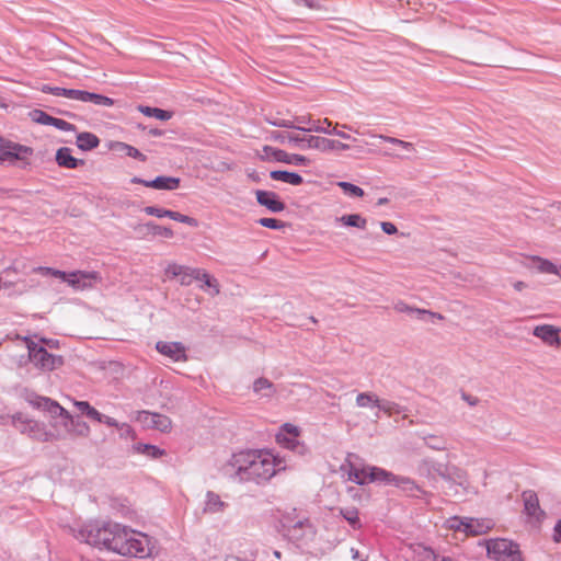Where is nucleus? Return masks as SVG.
Returning <instances> with one entry per match:
<instances>
[{"label": "nucleus", "mask_w": 561, "mask_h": 561, "mask_svg": "<svg viewBox=\"0 0 561 561\" xmlns=\"http://www.w3.org/2000/svg\"><path fill=\"white\" fill-rule=\"evenodd\" d=\"M380 400L375 393L360 392L356 397L358 408H377L379 410Z\"/></svg>", "instance_id": "2f4dec72"}, {"label": "nucleus", "mask_w": 561, "mask_h": 561, "mask_svg": "<svg viewBox=\"0 0 561 561\" xmlns=\"http://www.w3.org/2000/svg\"><path fill=\"white\" fill-rule=\"evenodd\" d=\"M123 527L118 523H89L80 530V537L89 545L116 552Z\"/></svg>", "instance_id": "20e7f679"}, {"label": "nucleus", "mask_w": 561, "mask_h": 561, "mask_svg": "<svg viewBox=\"0 0 561 561\" xmlns=\"http://www.w3.org/2000/svg\"><path fill=\"white\" fill-rule=\"evenodd\" d=\"M412 551H413V559L415 561H436L437 560V554L435 553V551L432 548L426 547L422 543L413 545Z\"/></svg>", "instance_id": "cd10ccee"}, {"label": "nucleus", "mask_w": 561, "mask_h": 561, "mask_svg": "<svg viewBox=\"0 0 561 561\" xmlns=\"http://www.w3.org/2000/svg\"><path fill=\"white\" fill-rule=\"evenodd\" d=\"M33 152L32 148L21 145H14L10 147L8 150L2 152L0 159H16L24 160Z\"/></svg>", "instance_id": "a878e982"}, {"label": "nucleus", "mask_w": 561, "mask_h": 561, "mask_svg": "<svg viewBox=\"0 0 561 561\" xmlns=\"http://www.w3.org/2000/svg\"><path fill=\"white\" fill-rule=\"evenodd\" d=\"M56 161L60 167L67 169H76L78 165L84 163L83 160L72 157L71 150L67 147H62L57 150Z\"/></svg>", "instance_id": "4be33fe9"}, {"label": "nucleus", "mask_w": 561, "mask_h": 561, "mask_svg": "<svg viewBox=\"0 0 561 561\" xmlns=\"http://www.w3.org/2000/svg\"><path fill=\"white\" fill-rule=\"evenodd\" d=\"M137 453L142 454L149 458L157 459L164 455V450L154 445L137 444L135 446Z\"/></svg>", "instance_id": "4c0bfd02"}, {"label": "nucleus", "mask_w": 561, "mask_h": 561, "mask_svg": "<svg viewBox=\"0 0 561 561\" xmlns=\"http://www.w3.org/2000/svg\"><path fill=\"white\" fill-rule=\"evenodd\" d=\"M9 356L19 368L31 364L41 371H51L64 363L61 356L48 353L42 342H35L26 336H18L14 340L9 346Z\"/></svg>", "instance_id": "f03ea898"}, {"label": "nucleus", "mask_w": 561, "mask_h": 561, "mask_svg": "<svg viewBox=\"0 0 561 561\" xmlns=\"http://www.w3.org/2000/svg\"><path fill=\"white\" fill-rule=\"evenodd\" d=\"M121 146L124 149L126 156L137 159L139 161H146V156L142 152H140L137 148L127 144H121Z\"/></svg>", "instance_id": "864d4df0"}, {"label": "nucleus", "mask_w": 561, "mask_h": 561, "mask_svg": "<svg viewBox=\"0 0 561 561\" xmlns=\"http://www.w3.org/2000/svg\"><path fill=\"white\" fill-rule=\"evenodd\" d=\"M537 268L546 274H559L560 267H558L554 263L545 259H537Z\"/></svg>", "instance_id": "c03bdc74"}, {"label": "nucleus", "mask_w": 561, "mask_h": 561, "mask_svg": "<svg viewBox=\"0 0 561 561\" xmlns=\"http://www.w3.org/2000/svg\"><path fill=\"white\" fill-rule=\"evenodd\" d=\"M270 176L274 181H282L284 183H288V184L295 185V186L300 185L304 182V179L300 174H298L296 172H289V171H282V170L272 171L270 173Z\"/></svg>", "instance_id": "393cba45"}, {"label": "nucleus", "mask_w": 561, "mask_h": 561, "mask_svg": "<svg viewBox=\"0 0 561 561\" xmlns=\"http://www.w3.org/2000/svg\"><path fill=\"white\" fill-rule=\"evenodd\" d=\"M56 88H57V87H51V85L45 84V85H43L42 91H43L44 93H48V94H53V95H55V92H54V91L56 90Z\"/></svg>", "instance_id": "338daca9"}, {"label": "nucleus", "mask_w": 561, "mask_h": 561, "mask_svg": "<svg viewBox=\"0 0 561 561\" xmlns=\"http://www.w3.org/2000/svg\"><path fill=\"white\" fill-rule=\"evenodd\" d=\"M13 426L22 434L37 442H50L60 435L48 431L44 423L24 417L22 414L13 416Z\"/></svg>", "instance_id": "0eeeda50"}, {"label": "nucleus", "mask_w": 561, "mask_h": 561, "mask_svg": "<svg viewBox=\"0 0 561 561\" xmlns=\"http://www.w3.org/2000/svg\"><path fill=\"white\" fill-rule=\"evenodd\" d=\"M560 329L551 324L537 325L533 330L534 336L540 339L549 346L559 347L561 345Z\"/></svg>", "instance_id": "f3484780"}, {"label": "nucleus", "mask_w": 561, "mask_h": 561, "mask_svg": "<svg viewBox=\"0 0 561 561\" xmlns=\"http://www.w3.org/2000/svg\"><path fill=\"white\" fill-rule=\"evenodd\" d=\"M410 314L419 320H425L426 317H428L431 319H438V320L443 319V316L440 313L432 312L430 310L420 309V308H413L412 313H410Z\"/></svg>", "instance_id": "09e8293b"}, {"label": "nucleus", "mask_w": 561, "mask_h": 561, "mask_svg": "<svg viewBox=\"0 0 561 561\" xmlns=\"http://www.w3.org/2000/svg\"><path fill=\"white\" fill-rule=\"evenodd\" d=\"M56 96H64L70 100L80 101L82 90H76V89H66L57 87L54 91Z\"/></svg>", "instance_id": "a18cd8bd"}, {"label": "nucleus", "mask_w": 561, "mask_h": 561, "mask_svg": "<svg viewBox=\"0 0 561 561\" xmlns=\"http://www.w3.org/2000/svg\"><path fill=\"white\" fill-rule=\"evenodd\" d=\"M341 514L350 523V525L353 528H358L360 526L357 508H355V507L342 508Z\"/></svg>", "instance_id": "a19ab883"}, {"label": "nucleus", "mask_w": 561, "mask_h": 561, "mask_svg": "<svg viewBox=\"0 0 561 561\" xmlns=\"http://www.w3.org/2000/svg\"><path fill=\"white\" fill-rule=\"evenodd\" d=\"M138 111L148 117H154L160 121H169L172 117L171 112L158 107L139 105Z\"/></svg>", "instance_id": "473e14b6"}, {"label": "nucleus", "mask_w": 561, "mask_h": 561, "mask_svg": "<svg viewBox=\"0 0 561 561\" xmlns=\"http://www.w3.org/2000/svg\"><path fill=\"white\" fill-rule=\"evenodd\" d=\"M289 468L285 457L272 449H245L232 454L220 472L233 483L265 485Z\"/></svg>", "instance_id": "f257e3e1"}, {"label": "nucleus", "mask_w": 561, "mask_h": 561, "mask_svg": "<svg viewBox=\"0 0 561 561\" xmlns=\"http://www.w3.org/2000/svg\"><path fill=\"white\" fill-rule=\"evenodd\" d=\"M486 552L496 561H524L519 546L508 539L496 538L486 542Z\"/></svg>", "instance_id": "6e6552de"}, {"label": "nucleus", "mask_w": 561, "mask_h": 561, "mask_svg": "<svg viewBox=\"0 0 561 561\" xmlns=\"http://www.w3.org/2000/svg\"><path fill=\"white\" fill-rule=\"evenodd\" d=\"M369 473L370 483L376 482L386 485H392V483H394L396 474L380 467L371 466L369 469Z\"/></svg>", "instance_id": "b1692460"}, {"label": "nucleus", "mask_w": 561, "mask_h": 561, "mask_svg": "<svg viewBox=\"0 0 561 561\" xmlns=\"http://www.w3.org/2000/svg\"><path fill=\"white\" fill-rule=\"evenodd\" d=\"M320 146L321 152H330L334 150H347L350 149V146L347 144L341 142L339 140L325 138L324 140H318Z\"/></svg>", "instance_id": "e433bc0d"}, {"label": "nucleus", "mask_w": 561, "mask_h": 561, "mask_svg": "<svg viewBox=\"0 0 561 561\" xmlns=\"http://www.w3.org/2000/svg\"><path fill=\"white\" fill-rule=\"evenodd\" d=\"M75 407L91 420L99 415V411L90 405L88 401H75Z\"/></svg>", "instance_id": "49530a36"}, {"label": "nucleus", "mask_w": 561, "mask_h": 561, "mask_svg": "<svg viewBox=\"0 0 561 561\" xmlns=\"http://www.w3.org/2000/svg\"><path fill=\"white\" fill-rule=\"evenodd\" d=\"M116 553L135 558H147L151 554L150 538L142 533L123 527L118 545L116 543Z\"/></svg>", "instance_id": "39448f33"}, {"label": "nucleus", "mask_w": 561, "mask_h": 561, "mask_svg": "<svg viewBox=\"0 0 561 561\" xmlns=\"http://www.w3.org/2000/svg\"><path fill=\"white\" fill-rule=\"evenodd\" d=\"M255 195L257 203L273 213H280L285 209V204L274 192L257 190Z\"/></svg>", "instance_id": "a211bd4d"}, {"label": "nucleus", "mask_w": 561, "mask_h": 561, "mask_svg": "<svg viewBox=\"0 0 561 561\" xmlns=\"http://www.w3.org/2000/svg\"><path fill=\"white\" fill-rule=\"evenodd\" d=\"M117 431L121 437L127 438L134 436V430L127 423H119Z\"/></svg>", "instance_id": "052dcab7"}, {"label": "nucleus", "mask_w": 561, "mask_h": 561, "mask_svg": "<svg viewBox=\"0 0 561 561\" xmlns=\"http://www.w3.org/2000/svg\"><path fill=\"white\" fill-rule=\"evenodd\" d=\"M370 465L363 463L358 456L350 454L341 468L343 471L347 472L350 481L358 485H364L370 483Z\"/></svg>", "instance_id": "9d476101"}, {"label": "nucleus", "mask_w": 561, "mask_h": 561, "mask_svg": "<svg viewBox=\"0 0 561 561\" xmlns=\"http://www.w3.org/2000/svg\"><path fill=\"white\" fill-rule=\"evenodd\" d=\"M271 137L273 140L280 144H291L295 147L307 150V149H316L320 151V146L318 140H324V137L321 136H300L293 133H282V131H272Z\"/></svg>", "instance_id": "f8f14e48"}, {"label": "nucleus", "mask_w": 561, "mask_h": 561, "mask_svg": "<svg viewBox=\"0 0 561 561\" xmlns=\"http://www.w3.org/2000/svg\"><path fill=\"white\" fill-rule=\"evenodd\" d=\"M317 124L324 129V131H318L319 134L331 135L333 129V123L329 118H317Z\"/></svg>", "instance_id": "bf43d9fd"}, {"label": "nucleus", "mask_w": 561, "mask_h": 561, "mask_svg": "<svg viewBox=\"0 0 561 561\" xmlns=\"http://www.w3.org/2000/svg\"><path fill=\"white\" fill-rule=\"evenodd\" d=\"M335 126H339V124H336ZM331 135H335V136H339L343 139H351V135L342 131V130H337L336 127H333L332 129V134Z\"/></svg>", "instance_id": "69168bd1"}, {"label": "nucleus", "mask_w": 561, "mask_h": 561, "mask_svg": "<svg viewBox=\"0 0 561 561\" xmlns=\"http://www.w3.org/2000/svg\"><path fill=\"white\" fill-rule=\"evenodd\" d=\"M180 185V179L174 176H157L146 183V187H151L160 191H173Z\"/></svg>", "instance_id": "412c9836"}, {"label": "nucleus", "mask_w": 561, "mask_h": 561, "mask_svg": "<svg viewBox=\"0 0 561 561\" xmlns=\"http://www.w3.org/2000/svg\"><path fill=\"white\" fill-rule=\"evenodd\" d=\"M130 182L134 183V184H141L144 186H146V183H149V181L142 180V179L138 178V176L131 178Z\"/></svg>", "instance_id": "774afa93"}, {"label": "nucleus", "mask_w": 561, "mask_h": 561, "mask_svg": "<svg viewBox=\"0 0 561 561\" xmlns=\"http://www.w3.org/2000/svg\"><path fill=\"white\" fill-rule=\"evenodd\" d=\"M184 265H180L176 263H170L165 268V274L172 277H179L184 271Z\"/></svg>", "instance_id": "6e6d98bb"}, {"label": "nucleus", "mask_w": 561, "mask_h": 561, "mask_svg": "<svg viewBox=\"0 0 561 561\" xmlns=\"http://www.w3.org/2000/svg\"><path fill=\"white\" fill-rule=\"evenodd\" d=\"M446 527L456 531H462L466 535H481L493 527L490 519L460 518L457 516L446 520Z\"/></svg>", "instance_id": "1a4fd4ad"}, {"label": "nucleus", "mask_w": 561, "mask_h": 561, "mask_svg": "<svg viewBox=\"0 0 561 561\" xmlns=\"http://www.w3.org/2000/svg\"><path fill=\"white\" fill-rule=\"evenodd\" d=\"M199 275H203L202 268L185 266L183 273L180 276V284L182 286H190L193 280L199 279Z\"/></svg>", "instance_id": "c9c22d12"}, {"label": "nucleus", "mask_w": 561, "mask_h": 561, "mask_svg": "<svg viewBox=\"0 0 561 561\" xmlns=\"http://www.w3.org/2000/svg\"><path fill=\"white\" fill-rule=\"evenodd\" d=\"M80 102L93 103L95 105L106 106V107L114 105L113 99L102 95V94L88 92V91H82Z\"/></svg>", "instance_id": "bb28decb"}, {"label": "nucleus", "mask_w": 561, "mask_h": 561, "mask_svg": "<svg viewBox=\"0 0 561 561\" xmlns=\"http://www.w3.org/2000/svg\"><path fill=\"white\" fill-rule=\"evenodd\" d=\"M424 444L434 450H445L447 449V442L442 436L436 435H427L423 437Z\"/></svg>", "instance_id": "58836bf2"}, {"label": "nucleus", "mask_w": 561, "mask_h": 561, "mask_svg": "<svg viewBox=\"0 0 561 561\" xmlns=\"http://www.w3.org/2000/svg\"><path fill=\"white\" fill-rule=\"evenodd\" d=\"M168 218H171L175 221L187 224L190 226H196V220L190 216L182 215L178 211L169 210Z\"/></svg>", "instance_id": "603ef678"}, {"label": "nucleus", "mask_w": 561, "mask_h": 561, "mask_svg": "<svg viewBox=\"0 0 561 561\" xmlns=\"http://www.w3.org/2000/svg\"><path fill=\"white\" fill-rule=\"evenodd\" d=\"M139 421L144 425L158 430L162 433L169 432L172 426V422L169 416L149 411L140 412Z\"/></svg>", "instance_id": "dca6fc26"}, {"label": "nucleus", "mask_w": 561, "mask_h": 561, "mask_svg": "<svg viewBox=\"0 0 561 561\" xmlns=\"http://www.w3.org/2000/svg\"><path fill=\"white\" fill-rule=\"evenodd\" d=\"M336 220L347 227H355L358 229H365L367 224L366 218L362 217L359 214L344 215Z\"/></svg>", "instance_id": "72a5a7b5"}, {"label": "nucleus", "mask_w": 561, "mask_h": 561, "mask_svg": "<svg viewBox=\"0 0 561 561\" xmlns=\"http://www.w3.org/2000/svg\"><path fill=\"white\" fill-rule=\"evenodd\" d=\"M266 122L270 125L276 126V127L294 128V118L293 119H287V118H280V117H277V116H268V117H266Z\"/></svg>", "instance_id": "8fccbe9b"}, {"label": "nucleus", "mask_w": 561, "mask_h": 561, "mask_svg": "<svg viewBox=\"0 0 561 561\" xmlns=\"http://www.w3.org/2000/svg\"><path fill=\"white\" fill-rule=\"evenodd\" d=\"M524 501V511L526 515L536 523H541L546 513L541 510L539 505V500L537 493L531 490L524 491L522 494Z\"/></svg>", "instance_id": "4468645a"}, {"label": "nucleus", "mask_w": 561, "mask_h": 561, "mask_svg": "<svg viewBox=\"0 0 561 561\" xmlns=\"http://www.w3.org/2000/svg\"><path fill=\"white\" fill-rule=\"evenodd\" d=\"M35 271L42 275H50L60 278L77 290L91 288L93 284L100 279L98 272L75 271L71 273H66L45 266H39L35 268Z\"/></svg>", "instance_id": "423d86ee"}, {"label": "nucleus", "mask_w": 561, "mask_h": 561, "mask_svg": "<svg viewBox=\"0 0 561 561\" xmlns=\"http://www.w3.org/2000/svg\"><path fill=\"white\" fill-rule=\"evenodd\" d=\"M414 307H410L404 301H398L394 304V310L398 312L412 313Z\"/></svg>", "instance_id": "e2e57ef3"}, {"label": "nucleus", "mask_w": 561, "mask_h": 561, "mask_svg": "<svg viewBox=\"0 0 561 561\" xmlns=\"http://www.w3.org/2000/svg\"><path fill=\"white\" fill-rule=\"evenodd\" d=\"M371 136L373 137H377V138L383 140L386 142L399 146V147H401L402 149H404L407 151L414 150V146H413L412 142L404 141V140H401L399 138H394V137H390V136H386V135H375V134H371Z\"/></svg>", "instance_id": "ea45409f"}, {"label": "nucleus", "mask_w": 561, "mask_h": 561, "mask_svg": "<svg viewBox=\"0 0 561 561\" xmlns=\"http://www.w3.org/2000/svg\"><path fill=\"white\" fill-rule=\"evenodd\" d=\"M379 411L383 412L388 416H394L402 414L404 412V408L398 404L397 402L390 400H380Z\"/></svg>", "instance_id": "f704fd0d"}, {"label": "nucleus", "mask_w": 561, "mask_h": 561, "mask_svg": "<svg viewBox=\"0 0 561 561\" xmlns=\"http://www.w3.org/2000/svg\"><path fill=\"white\" fill-rule=\"evenodd\" d=\"M553 531V540L561 543V520L557 522Z\"/></svg>", "instance_id": "0e129e2a"}, {"label": "nucleus", "mask_w": 561, "mask_h": 561, "mask_svg": "<svg viewBox=\"0 0 561 561\" xmlns=\"http://www.w3.org/2000/svg\"><path fill=\"white\" fill-rule=\"evenodd\" d=\"M337 186L341 187L346 195L352 197H363L365 194L363 188L350 182H339Z\"/></svg>", "instance_id": "79ce46f5"}, {"label": "nucleus", "mask_w": 561, "mask_h": 561, "mask_svg": "<svg viewBox=\"0 0 561 561\" xmlns=\"http://www.w3.org/2000/svg\"><path fill=\"white\" fill-rule=\"evenodd\" d=\"M93 421H96L99 423H104L107 426L115 427V428H117L119 425V422H117L115 419L107 416L105 414H102L100 412H99V415L95 416Z\"/></svg>", "instance_id": "13d9d810"}, {"label": "nucleus", "mask_w": 561, "mask_h": 561, "mask_svg": "<svg viewBox=\"0 0 561 561\" xmlns=\"http://www.w3.org/2000/svg\"><path fill=\"white\" fill-rule=\"evenodd\" d=\"M28 402L33 407L46 411L53 419H60V423L67 434L81 437H87L90 434L89 425L84 421L73 417L58 402L39 396L30 397Z\"/></svg>", "instance_id": "7ed1b4c3"}, {"label": "nucleus", "mask_w": 561, "mask_h": 561, "mask_svg": "<svg viewBox=\"0 0 561 561\" xmlns=\"http://www.w3.org/2000/svg\"><path fill=\"white\" fill-rule=\"evenodd\" d=\"M229 504L221 500V496L214 492L207 491L204 500L203 511L206 514H220L226 511Z\"/></svg>", "instance_id": "6ab92c4d"}, {"label": "nucleus", "mask_w": 561, "mask_h": 561, "mask_svg": "<svg viewBox=\"0 0 561 561\" xmlns=\"http://www.w3.org/2000/svg\"><path fill=\"white\" fill-rule=\"evenodd\" d=\"M257 222L262 226V227H265V228H270V229H282L285 227V224L276 218H267V217H264V218H260L257 220Z\"/></svg>", "instance_id": "3c124183"}, {"label": "nucleus", "mask_w": 561, "mask_h": 561, "mask_svg": "<svg viewBox=\"0 0 561 561\" xmlns=\"http://www.w3.org/2000/svg\"><path fill=\"white\" fill-rule=\"evenodd\" d=\"M262 160L277 161L294 165H308L310 160L301 154L288 153L282 149H277L271 146H264L261 153Z\"/></svg>", "instance_id": "ddd939ff"}, {"label": "nucleus", "mask_w": 561, "mask_h": 561, "mask_svg": "<svg viewBox=\"0 0 561 561\" xmlns=\"http://www.w3.org/2000/svg\"><path fill=\"white\" fill-rule=\"evenodd\" d=\"M380 227H381L382 231L387 234H394L398 231L397 227L392 222H389V221L380 222Z\"/></svg>", "instance_id": "680f3d73"}, {"label": "nucleus", "mask_w": 561, "mask_h": 561, "mask_svg": "<svg viewBox=\"0 0 561 561\" xmlns=\"http://www.w3.org/2000/svg\"><path fill=\"white\" fill-rule=\"evenodd\" d=\"M51 126H55L56 128L64 130V131H73L76 130L75 125L68 123L67 121H64L61 118L55 117Z\"/></svg>", "instance_id": "4d7b16f0"}, {"label": "nucleus", "mask_w": 561, "mask_h": 561, "mask_svg": "<svg viewBox=\"0 0 561 561\" xmlns=\"http://www.w3.org/2000/svg\"><path fill=\"white\" fill-rule=\"evenodd\" d=\"M253 391L261 398H272L276 393V387L267 378L261 377L253 382Z\"/></svg>", "instance_id": "5701e85b"}, {"label": "nucleus", "mask_w": 561, "mask_h": 561, "mask_svg": "<svg viewBox=\"0 0 561 561\" xmlns=\"http://www.w3.org/2000/svg\"><path fill=\"white\" fill-rule=\"evenodd\" d=\"M156 350L172 362L187 360L186 348L181 342L159 341L156 344Z\"/></svg>", "instance_id": "2eb2a0df"}, {"label": "nucleus", "mask_w": 561, "mask_h": 561, "mask_svg": "<svg viewBox=\"0 0 561 561\" xmlns=\"http://www.w3.org/2000/svg\"><path fill=\"white\" fill-rule=\"evenodd\" d=\"M77 146L83 151L92 150L100 144L99 138L92 133H80L77 135Z\"/></svg>", "instance_id": "c85d7f7f"}, {"label": "nucleus", "mask_w": 561, "mask_h": 561, "mask_svg": "<svg viewBox=\"0 0 561 561\" xmlns=\"http://www.w3.org/2000/svg\"><path fill=\"white\" fill-rule=\"evenodd\" d=\"M144 211L149 216H154L158 218L168 217L169 209L160 208L157 206H146Z\"/></svg>", "instance_id": "5fc2aeb1"}, {"label": "nucleus", "mask_w": 561, "mask_h": 561, "mask_svg": "<svg viewBox=\"0 0 561 561\" xmlns=\"http://www.w3.org/2000/svg\"><path fill=\"white\" fill-rule=\"evenodd\" d=\"M32 119L42 125H50L53 124L55 117L48 115L46 112L41 110H35L32 112Z\"/></svg>", "instance_id": "de8ad7c7"}, {"label": "nucleus", "mask_w": 561, "mask_h": 561, "mask_svg": "<svg viewBox=\"0 0 561 561\" xmlns=\"http://www.w3.org/2000/svg\"><path fill=\"white\" fill-rule=\"evenodd\" d=\"M294 129L305 133L324 131V129L317 124V118H313L311 115L295 116Z\"/></svg>", "instance_id": "aec40b11"}, {"label": "nucleus", "mask_w": 561, "mask_h": 561, "mask_svg": "<svg viewBox=\"0 0 561 561\" xmlns=\"http://www.w3.org/2000/svg\"><path fill=\"white\" fill-rule=\"evenodd\" d=\"M299 428L293 424L286 423L276 435V440L284 448L294 451L297 455L305 456L308 453L307 446L298 439Z\"/></svg>", "instance_id": "9b49d317"}, {"label": "nucleus", "mask_w": 561, "mask_h": 561, "mask_svg": "<svg viewBox=\"0 0 561 561\" xmlns=\"http://www.w3.org/2000/svg\"><path fill=\"white\" fill-rule=\"evenodd\" d=\"M146 227L149 229V231L154 236H161L164 238H172L173 231L168 227L159 226L152 221L146 224Z\"/></svg>", "instance_id": "37998d69"}, {"label": "nucleus", "mask_w": 561, "mask_h": 561, "mask_svg": "<svg viewBox=\"0 0 561 561\" xmlns=\"http://www.w3.org/2000/svg\"><path fill=\"white\" fill-rule=\"evenodd\" d=\"M392 485L400 488L402 491L413 496L416 495V492H421L419 485L408 477L396 476L394 483H392Z\"/></svg>", "instance_id": "c756f323"}, {"label": "nucleus", "mask_w": 561, "mask_h": 561, "mask_svg": "<svg viewBox=\"0 0 561 561\" xmlns=\"http://www.w3.org/2000/svg\"><path fill=\"white\" fill-rule=\"evenodd\" d=\"M198 280L203 282L201 289L207 290L210 296H217L220 293L217 279L206 271L203 270V275H199Z\"/></svg>", "instance_id": "7c9ffc66"}]
</instances>
